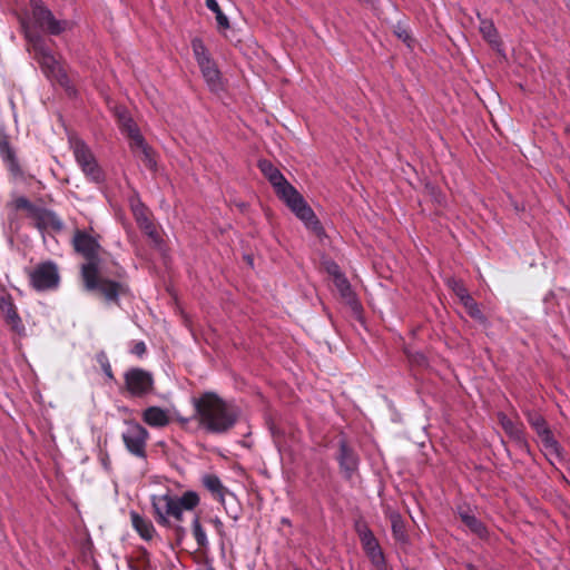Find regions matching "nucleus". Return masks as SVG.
<instances>
[{"instance_id": "1", "label": "nucleus", "mask_w": 570, "mask_h": 570, "mask_svg": "<svg viewBox=\"0 0 570 570\" xmlns=\"http://www.w3.org/2000/svg\"><path fill=\"white\" fill-rule=\"evenodd\" d=\"M72 245L75 252L86 259L80 267L85 289L100 294L107 303L119 305V298L130 292L129 286L121 281L126 275L125 269L115 263L116 271L111 273V278L108 276L100 256L102 247L98 236L77 229Z\"/></svg>"}, {"instance_id": "2", "label": "nucleus", "mask_w": 570, "mask_h": 570, "mask_svg": "<svg viewBox=\"0 0 570 570\" xmlns=\"http://www.w3.org/2000/svg\"><path fill=\"white\" fill-rule=\"evenodd\" d=\"M190 403L194 409L191 416L175 414V420L184 430H188V425L196 421L198 429L208 434H225L235 426L240 415L236 405L225 401L212 391H206L199 396H193Z\"/></svg>"}, {"instance_id": "3", "label": "nucleus", "mask_w": 570, "mask_h": 570, "mask_svg": "<svg viewBox=\"0 0 570 570\" xmlns=\"http://www.w3.org/2000/svg\"><path fill=\"white\" fill-rule=\"evenodd\" d=\"M257 166L273 186L277 197L286 204L308 230L317 237H323L325 229L322 223L301 193L286 179L282 171L267 159L259 160Z\"/></svg>"}, {"instance_id": "4", "label": "nucleus", "mask_w": 570, "mask_h": 570, "mask_svg": "<svg viewBox=\"0 0 570 570\" xmlns=\"http://www.w3.org/2000/svg\"><path fill=\"white\" fill-rule=\"evenodd\" d=\"M8 210V223L11 228L19 229L18 213L24 212L26 216L33 222L35 227L45 232L52 229L60 232L63 223L60 217L51 209L33 204L27 196L12 194L11 199L6 204Z\"/></svg>"}, {"instance_id": "5", "label": "nucleus", "mask_w": 570, "mask_h": 570, "mask_svg": "<svg viewBox=\"0 0 570 570\" xmlns=\"http://www.w3.org/2000/svg\"><path fill=\"white\" fill-rule=\"evenodd\" d=\"M8 210V223L11 228L19 229L18 213L24 212L26 216L33 222L35 227L45 232L52 229L60 232L63 223L60 217L51 209L33 204L27 196L12 194L11 199L6 204Z\"/></svg>"}, {"instance_id": "6", "label": "nucleus", "mask_w": 570, "mask_h": 570, "mask_svg": "<svg viewBox=\"0 0 570 570\" xmlns=\"http://www.w3.org/2000/svg\"><path fill=\"white\" fill-rule=\"evenodd\" d=\"M199 502L198 493L193 490L184 492L180 497L170 491L150 497L154 518L160 527L165 528L170 525V519L183 521L184 511L194 510Z\"/></svg>"}, {"instance_id": "7", "label": "nucleus", "mask_w": 570, "mask_h": 570, "mask_svg": "<svg viewBox=\"0 0 570 570\" xmlns=\"http://www.w3.org/2000/svg\"><path fill=\"white\" fill-rule=\"evenodd\" d=\"M190 45L194 58L209 90L213 92L223 90L222 72L204 41L195 37L191 39Z\"/></svg>"}, {"instance_id": "8", "label": "nucleus", "mask_w": 570, "mask_h": 570, "mask_svg": "<svg viewBox=\"0 0 570 570\" xmlns=\"http://www.w3.org/2000/svg\"><path fill=\"white\" fill-rule=\"evenodd\" d=\"M29 285L38 293L56 291L60 285V272L58 264L51 259L38 263L32 268L26 269Z\"/></svg>"}, {"instance_id": "9", "label": "nucleus", "mask_w": 570, "mask_h": 570, "mask_svg": "<svg viewBox=\"0 0 570 570\" xmlns=\"http://www.w3.org/2000/svg\"><path fill=\"white\" fill-rule=\"evenodd\" d=\"M125 430L121 432V441L126 451L134 458L147 461V444L150 438L148 430L134 420H126Z\"/></svg>"}, {"instance_id": "10", "label": "nucleus", "mask_w": 570, "mask_h": 570, "mask_svg": "<svg viewBox=\"0 0 570 570\" xmlns=\"http://www.w3.org/2000/svg\"><path fill=\"white\" fill-rule=\"evenodd\" d=\"M33 22L37 27L52 36H59L70 28L65 19H57L42 0H30Z\"/></svg>"}, {"instance_id": "11", "label": "nucleus", "mask_w": 570, "mask_h": 570, "mask_svg": "<svg viewBox=\"0 0 570 570\" xmlns=\"http://www.w3.org/2000/svg\"><path fill=\"white\" fill-rule=\"evenodd\" d=\"M200 482L212 497L224 507L227 515L234 521H238L240 518V507L237 503L229 507L226 504V495H229L235 501L236 497L223 484L219 476L215 473H205L202 475Z\"/></svg>"}, {"instance_id": "12", "label": "nucleus", "mask_w": 570, "mask_h": 570, "mask_svg": "<svg viewBox=\"0 0 570 570\" xmlns=\"http://www.w3.org/2000/svg\"><path fill=\"white\" fill-rule=\"evenodd\" d=\"M35 51L43 73L48 78L57 80L61 86H67L69 78L52 55V51L42 41L35 43Z\"/></svg>"}, {"instance_id": "13", "label": "nucleus", "mask_w": 570, "mask_h": 570, "mask_svg": "<svg viewBox=\"0 0 570 570\" xmlns=\"http://www.w3.org/2000/svg\"><path fill=\"white\" fill-rule=\"evenodd\" d=\"M0 158L13 180H24V170L18 158L17 149L10 142L4 127H0Z\"/></svg>"}, {"instance_id": "14", "label": "nucleus", "mask_w": 570, "mask_h": 570, "mask_svg": "<svg viewBox=\"0 0 570 570\" xmlns=\"http://www.w3.org/2000/svg\"><path fill=\"white\" fill-rule=\"evenodd\" d=\"M124 379L128 393L134 397L146 396L154 390V376L144 368H129Z\"/></svg>"}, {"instance_id": "15", "label": "nucleus", "mask_w": 570, "mask_h": 570, "mask_svg": "<svg viewBox=\"0 0 570 570\" xmlns=\"http://www.w3.org/2000/svg\"><path fill=\"white\" fill-rule=\"evenodd\" d=\"M72 149L75 159L83 174L92 181H100L102 171L88 145L82 140H76Z\"/></svg>"}, {"instance_id": "16", "label": "nucleus", "mask_w": 570, "mask_h": 570, "mask_svg": "<svg viewBox=\"0 0 570 570\" xmlns=\"http://www.w3.org/2000/svg\"><path fill=\"white\" fill-rule=\"evenodd\" d=\"M528 422L531 428L535 431L538 436L541 440V443L547 451L548 454L553 455L556 458L561 456V446L559 442L553 436L551 430L549 429L544 417L535 412H530L527 415Z\"/></svg>"}, {"instance_id": "17", "label": "nucleus", "mask_w": 570, "mask_h": 570, "mask_svg": "<svg viewBox=\"0 0 570 570\" xmlns=\"http://www.w3.org/2000/svg\"><path fill=\"white\" fill-rule=\"evenodd\" d=\"M336 461L344 479L351 480L354 474L357 473L360 468V456L344 439L338 442Z\"/></svg>"}, {"instance_id": "18", "label": "nucleus", "mask_w": 570, "mask_h": 570, "mask_svg": "<svg viewBox=\"0 0 570 570\" xmlns=\"http://www.w3.org/2000/svg\"><path fill=\"white\" fill-rule=\"evenodd\" d=\"M0 311L4 317L6 323L14 333L19 335L24 334L26 327L23 325L22 318L18 313L11 294L3 293L0 295Z\"/></svg>"}, {"instance_id": "19", "label": "nucleus", "mask_w": 570, "mask_h": 570, "mask_svg": "<svg viewBox=\"0 0 570 570\" xmlns=\"http://www.w3.org/2000/svg\"><path fill=\"white\" fill-rule=\"evenodd\" d=\"M334 285L353 313L360 314L362 312V305L347 277L345 275H338L337 279L334 281Z\"/></svg>"}, {"instance_id": "20", "label": "nucleus", "mask_w": 570, "mask_h": 570, "mask_svg": "<svg viewBox=\"0 0 570 570\" xmlns=\"http://www.w3.org/2000/svg\"><path fill=\"white\" fill-rule=\"evenodd\" d=\"M458 514L462 522L470 529L471 532L476 534L481 539H485L489 535L488 528L485 524L476 518L468 505L458 507Z\"/></svg>"}, {"instance_id": "21", "label": "nucleus", "mask_w": 570, "mask_h": 570, "mask_svg": "<svg viewBox=\"0 0 570 570\" xmlns=\"http://www.w3.org/2000/svg\"><path fill=\"white\" fill-rule=\"evenodd\" d=\"M499 421L504 432L517 443L519 449L529 452V443L521 426L503 413L499 414Z\"/></svg>"}, {"instance_id": "22", "label": "nucleus", "mask_w": 570, "mask_h": 570, "mask_svg": "<svg viewBox=\"0 0 570 570\" xmlns=\"http://www.w3.org/2000/svg\"><path fill=\"white\" fill-rule=\"evenodd\" d=\"M142 421L150 428L161 429L169 424L168 411L160 406H148L142 411Z\"/></svg>"}, {"instance_id": "23", "label": "nucleus", "mask_w": 570, "mask_h": 570, "mask_svg": "<svg viewBox=\"0 0 570 570\" xmlns=\"http://www.w3.org/2000/svg\"><path fill=\"white\" fill-rule=\"evenodd\" d=\"M134 216L136 218L139 228L156 244L160 245L163 239L160 238L156 226L151 219L147 216L146 208L144 206L134 208Z\"/></svg>"}, {"instance_id": "24", "label": "nucleus", "mask_w": 570, "mask_h": 570, "mask_svg": "<svg viewBox=\"0 0 570 570\" xmlns=\"http://www.w3.org/2000/svg\"><path fill=\"white\" fill-rule=\"evenodd\" d=\"M130 520L132 528L142 540L150 541L154 539L157 532L148 518L140 515L136 511H130Z\"/></svg>"}, {"instance_id": "25", "label": "nucleus", "mask_w": 570, "mask_h": 570, "mask_svg": "<svg viewBox=\"0 0 570 570\" xmlns=\"http://www.w3.org/2000/svg\"><path fill=\"white\" fill-rule=\"evenodd\" d=\"M119 120L121 132L130 139L129 147L130 149H134V145L141 142L144 136L134 119L126 112L119 114Z\"/></svg>"}, {"instance_id": "26", "label": "nucleus", "mask_w": 570, "mask_h": 570, "mask_svg": "<svg viewBox=\"0 0 570 570\" xmlns=\"http://www.w3.org/2000/svg\"><path fill=\"white\" fill-rule=\"evenodd\" d=\"M478 19L480 21L479 30H480L483 39L488 43H490L492 47H499L501 45L500 37H499L498 29L494 26L493 21L491 19L481 17L480 13H478Z\"/></svg>"}, {"instance_id": "27", "label": "nucleus", "mask_w": 570, "mask_h": 570, "mask_svg": "<svg viewBox=\"0 0 570 570\" xmlns=\"http://www.w3.org/2000/svg\"><path fill=\"white\" fill-rule=\"evenodd\" d=\"M131 150H132V153L140 151L141 161L144 163V165L147 169H149L150 171L157 170L156 153L147 144L145 138L141 140V142L135 144L134 149H131Z\"/></svg>"}, {"instance_id": "28", "label": "nucleus", "mask_w": 570, "mask_h": 570, "mask_svg": "<svg viewBox=\"0 0 570 570\" xmlns=\"http://www.w3.org/2000/svg\"><path fill=\"white\" fill-rule=\"evenodd\" d=\"M461 304L464 306L466 313L469 314V316L471 318L475 320L476 322H479L480 324H482L484 326L489 325V320L481 312L479 304L473 299V297L471 295H466V296L462 297Z\"/></svg>"}, {"instance_id": "29", "label": "nucleus", "mask_w": 570, "mask_h": 570, "mask_svg": "<svg viewBox=\"0 0 570 570\" xmlns=\"http://www.w3.org/2000/svg\"><path fill=\"white\" fill-rule=\"evenodd\" d=\"M355 531L360 538L363 549L379 543L373 531L370 529V527L366 524V522L356 521L355 522Z\"/></svg>"}, {"instance_id": "30", "label": "nucleus", "mask_w": 570, "mask_h": 570, "mask_svg": "<svg viewBox=\"0 0 570 570\" xmlns=\"http://www.w3.org/2000/svg\"><path fill=\"white\" fill-rule=\"evenodd\" d=\"M376 570H386L384 553L379 543L363 549Z\"/></svg>"}, {"instance_id": "31", "label": "nucleus", "mask_w": 570, "mask_h": 570, "mask_svg": "<svg viewBox=\"0 0 570 570\" xmlns=\"http://www.w3.org/2000/svg\"><path fill=\"white\" fill-rule=\"evenodd\" d=\"M206 7L215 13L217 29L219 32H224L229 29V20L227 16L220 10V7L216 0H206Z\"/></svg>"}, {"instance_id": "32", "label": "nucleus", "mask_w": 570, "mask_h": 570, "mask_svg": "<svg viewBox=\"0 0 570 570\" xmlns=\"http://www.w3.org/2000/svg\"><path fill=\"white\" fill-rule=\"evenodd\" d=\"M191 533L195 538L197 546L202 549H206L209 546L207 533L200 523L199 517L195 515L191 521Z\"/></svg>"}, {"instance_id": "33", "label": "nucleus", "mask_w": 570, "mask_h": 570, "mask_svg": "<svg viewBox=\"0 0 570 570\" xmlns=\"http://www.w3.org/2000/svg\"><path fill=\"white\" fill-rule=\"evenodd\" d=\"M393 33L402 40L407 47H411L412 37L407 26L403 21H399L394 28Z\"/></svg>"}, {"instance_id": "34", "label": "nucleus", "mask_w": 570, "mask_h": 570, "mask_svg": "<svg viewBox=\"0 0 570 570\" xmlns=\"http://www.w3.org/2000/svg\"><path fill=\"white\" fill-rule=\"evenodd\" d=\"M97 362L100 364L101 370H102L104 374L106 375V377L108 380H114L111 364L108 360L107 354L104 351H101L97 354Z\"/></svg>"}, {"instance_id": "35", "label": "nucleus", "mask_w": 570, "mask_h": 570, "mask_svg": "<svg viewBox=\"0 0 570 570\" xmlns=\"http://www.w3.org/2000/svg\"><path fill=\"white\" fill-rule=\"evenodd\" d=\"M325 268L326 272L333 277V282L337 279L338 275H345L341 271L340 266L333 261L326 262Z\"/></svg>"}, {"instance_id": "36", "label": "nucleus", "mask_w": 570, "mask_h": 570, "mask_svg": "<svg viewBox=\"0 0 570 570\" xmlns=\"http://www.w3.org/2000/svg\"><path fill=\"white\" fill-rule=\"evenodd\" d=\"M147 352V346L145 344L144 341H136L132 343V346L130 348V353L138 356V357H142Z\"/></svg>"}, {"instance_id": "37", "label": "nucleus", "mask_w": 570, "mask_h": 570, "mask_svg": "<svg viewBox=\"0 0 570 570\" xmlns=\"http://www.w3.org/2000/svg\"><path fill=\"white\" fill-rule=\"evenodd\" d=\"M209 522L214 525L217 534L220 538H224L225 537V527H224L223 521L218 517H214L209 520Z\"/></svg>"}, {"instance_id": "38", "label": "nucleus", "mask_w": 570, "mask_h": 570, "mask_svg": "<svg viewBox=\"0 0 570 570\" xmlns=\"http://www.w3.org/2000/svg\"><path fill=\"white\" fill-rule=\"evenodd\" d=\"M392 529L396 535L399 533H402L403 525H402L401 515L399 513H395L392 515Z\"/></svg>"}, {"instance_id": "39", "label": "nucleus", "mask_w": 570, "mask_h": 570, "mask_svg": "<svg viewBox=\"0 0 570 570\" xmlns=\"http://www.w3.org/2000/svg\"><path fill=\"white\" fill-rule=\"evenodd\" d=\"M455 295L459 297L460 302L462 303V297L470 295L466 288L462 285H458L454 288Z\"/></svg>"}, {"instance_id": "40", "label": "nucleus", "mask_w": 570, "mask_h": 570, "mask_svg": "<svg viewBox=\"0 0 570 570\" xmlns=\"http://www.w3.org/2000/svg\"><path fill=\"white\" fill-rule=\"evenodd\" d=\"M195 570H215V568L212 564V562H209L208 560H205L203 562H199Z\"/></svg>"}, {"instance_id": "41", "label": "nucleus", "mask_w": 570, "mask_h": 570, "mask_svg": "<svg viewBox=\"0 0 570 570\" xmlns=\"http://www.w3.org/2000/svg\"><path fill=\"white\" fill-rule=\"evenodd\" d=\"M100 461H101V464L102 466L106 469V470H109L110 469V460H109V455L107 453L102 454L100 456Z\"/></svg>"}, {"instance_id": "42", "label": "nucleus", "mask_w": 570, "mask_h": 570, "mask_svg": "<svg viewBox=\"0 0 570 570\" xmlns=\"http://www.w3.org/2000/svg\"><path fill=\"white\" fill-rule=\"evenodd\" d=\"M176 532H177L178 539L181 540L186 533V530L184 527L178 525V527H176Z\"/></svg>"}, {"instance_id": "43", "label": "nucleus", "mask_w": 570, "mask_h": 570, "mask_svg": "<svg viewBox=\"0 0 570 570\" xmlns=\"http://www.w3.org/2000/svg\"><path fill=\"white\" fill-rule=\"evenodd\" d=\"M466 569H468V570H479V569H478L474 564H472V563H468V564H466Z\"/></svg>"}, {"instance_id": "44", "label": "nucleus", "mask_w": 570, "mask_h": 570, "mask_svg": "<svg viewBox=\"0 0 570 570\" xmlns=\"http://www.w3.org/2000/svg\"><path fill=\"white\" fill-rule=\"evenodd\" d=\"M282 522H283L284 524H288V525L291 524L289 520H288V519H286V518H283Z\"/></svg>"}, {"instance_id": "45", "label": "nucleus", "mask_w": 570, "mask_h": 570, "mask_svg": "<svg viewBox=\"0 0 570 570\" xmlns=\"http://www.w3.org/2000/svg\"><path fill=\"white\" fill-rule=\"evenodd\" d=\"M295 570H302V569H299V568H295Z\"/></svg>"}, {"instance_id": "46", "label": "nucleus", "mask_w": 570, "mask_h": 570, "mask_svg": "<svg viewBox=\"0 0 570 570\" xmlns=\"http://www.w3.org/2000/svg\"><path fill=\"white\" fill-rule=\"evenodd\" d=\"M567 1H568V3L570 4V0H567Z\"/></svg>"}]
</instances>
